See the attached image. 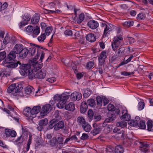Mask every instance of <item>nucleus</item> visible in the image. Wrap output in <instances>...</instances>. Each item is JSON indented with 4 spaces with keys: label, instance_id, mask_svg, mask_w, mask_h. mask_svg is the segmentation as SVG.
Instances as JSON below:
<instances>
[{
    "label": "nucleus",
    "instance_id": "nucleus-1",
    "mask_svg": "<svg viewBox=\"0 0 153 153\" xmlns=\"http://www.w3.org/2000/svg\"><path fill=\"white\" fill-rule=\"evenodd\" d=\"M29 44L30 47L29 48V50L27 48L24 47L21 44H16L13 50L10 52L9 55L16 57V54H19L20 58L24 59L26 57L28 53L32 56L35 55L36 53L35 58L37 59L40 56L39 61L42 62L44 57L45 53L44 51L45 49L34 44L30 43Z\"/></svg>",
    "mask_w": 153,
    "mask_h": 153
},
{
    "label": "nucleus",
    "instance_id": "nucleus-2",
    "mask_svg": "<svg viewBox=\"0 0 153 153\" xmlns=\"http://www.w3.org/2000/svg\"><path fill=\"white\" fill-rule=\"evenodd\" d=\"M70 92H65L61 95H56L53 97L54 100H51L50 103L53 106L55 104V102H58L56 104L57 107L59 108H63L64 107L67 100L70 97Z\"/></svg>",
    "mask_w": 153,
    "mask_h": 153
},
{
    "label": "nucleus",
    "instance_id": "nucleus-3",
    "mask_svg": "<svg viewBox=\"0 0 153 153\" xmlns=\"http://www.w3.org/2000/svg\"><path fill=\"white\" fill-rule=\"evenodd\" d=\"M23 87L22 85L21 84H12L8 87L7 92L8 94H11L12 95L17 98L21 97L22 96L26 97L25 95L23 94V92L21 91Z\"/></svg>",
    "mask_w": 153,
    "mask_h": 153
},
{
    "label": "nucleus",
    "instance_id": "nucleus-4",
    "mask_svg": "<svg viewBox=\"0 0 153 153\" xmlns=\"http://www.w3.org/2000/svg\"><path fill=\"white\" fill-rule=\"evenodd\" d=\"M9 55L10 53L3 61L2 64L9 68H16L19 64L18 62L14 59L16 57H13L12 56H10Z\"/></svg>",
    "mask_w": 153,
    "mask_h": 153
},
{
    "label": "nucleus",
    "instance_id": "nucleus-5",
    "mask_svg": "<svg viewBox=\"0 0 153 153\" xmlns=\"http://www.w3.org/2000/svg\"><path fill=\"white\" fill-rule=\"evenodd\" d=\"M2 110L11 120H13L17 122H18V115L11 106L8 105L7 108H2Z\"/></svg>",
    "mask_w": 153,
    "mask_h": 153
},
{
    "label": "nucleus",
    "instance_id": "nucleus-6",
    "mask_svg": "<svg viewBox=\"0 0 153 153\" xmlns=\"http://www.w3.org/2000/svg\"><path fill=\"white\" fill-rule=\"evenodd\" d=\"M20 66V70L19 72L21 75L24 76L28 74V78L29 75L31 73H32L33 71L31 69V66L30 64H21Z\"/></svg>",
    "mask_w": 153,
    "mask_h": 153
},
{
    "label": "nucleus",
    "instance_id": "nucleus-7",
    "mask_svg": "<svg viewBox=\"0 0 153 153\" xmlns=\"http://www.w3.org/2000/svg\"><path fill=\"white\" fill-rule=\"evenodd\" d=\"M30 73L29 75V79H33L35 78H38L39 79H44L46 75L45 71L42 69L38 71L35 74L33 71L32 73Z\"/></svg>",
    "mask_w": 153,
    "mask_h": 153
},
{
    "label": "nucleus",
    "instance_id": "nucleus-8",
    "mask_svg": "<svg viewBox=\"0 0 153 153\" xmlns=\"http://www.w3.org/2000/svg\"><path fill=\"white\" fill-rule=\"evenodd\" d=\"M123 41V38L121 33L114 37L111 44L113 50L114 51H116L117 48L121 45Z\"/></svg>",
    "mask_w": 153,
    "mask_h": 153
},
{
    "label": "nucleus",
    "instance_id": "nucleus-9",
    "mask_svg": "<svg viewBox=\"0 0 153 153\" xmlns=\"http://www.w3.org/2000/svg\"><path fill=\"white\" fill-rule=\"evenodd\" d=\"M107 108L109 111H111V112L108 114V118L106 119L105 121L106 122H110L112 121L115 118V115L113 114L114 112H112L115 110V107L111 104H109L107 106Z\"/></svg>",
    "mask_w": 153,
    "mask_h": 153
},
{
    "label": "nucleus",
    "instance_id": "nucleus-10",
    "mask_svg": "<svg viewBox=\"0 0 153 153\" xmlns=\"http://www.w3.org/2000/svg\"><path fill=\"white\" fill-rule=\"evenodd\" d=\"M101 27L104 28L103 37H107L108 35L112 30L113 25L112 24L108 23H102L101 25Z\"/></svg>",
    "mask_w": 153,
    "mask_h": 153
},
{
    "label": "nucleus",
    "instance_id": "nucleus-11",
    "mask_svg": "<svg viewBox=\"0 0 153 153\" xmlns=\"http://www.w3.org/2000/svg\"><path fill=\"white\" fill-rule=\"evenodd\" d=\"M4 131L5 133L3 135L4 138H9L11 139V140H9L10 141H13L14 140V138L16 135V132L14 130L11 131L9 129H6Z\"/></svg>",
    "mask_w": 153,
    "mask_h": 153
},
{
    "label": "nucleus",
    "instance_id": "nucleus-12",
    "mask_svg": "<svg viewBox=\"0 0 153 153\" xmlns=\"http://www.w3.org/2000/svg\"><path fill=\"white\" fill-rule=\"evenodd\" d=\"M31 19V16L29 14H25L22 17V21L20 22L19 24V27L20 28L28 24V22Z\"/></svg>",
    "mask_w": 153,
    "mask_h": 153
},
{
    "label": "nucleus",
    "instance_id": "nucleus-13",
    "mask_svg": "<svg viewBox=\"0 0 153 153\" xmlns=\"http://www.w3.org/2000/svg\"><path fill=\"white\" fill-rule=\"evenodd\" d=\"M36 54V53L35 54V55ZM39 58V57L37 59ZM34 59H35L34 60L33 59H32L31 60V62L32 64V65H31V69H32L33 68V70H32L34 71L35 72L37 71H38L42 67V65L41 64H38L37 63V61L36 60L37 59H36L35 58V57H34Z\"/></svg>",
    "mask_w": 153,
    "mask_h": 153
},
{
    "label": "nucleus",
    "instance_id": "nucleus-14",
    "mask_svg": "<svg viewBox=\"0 0 153 153\" xmlns=\"http://www.w3.org/2000/svg\"><path fill=\"white\" fill-rule=\"evenodd\" d=\"M140 118L139 117L137 116L135 120H130L128 122V124L129 126L128 127V129H133L134 127L137 126L138 123L140 121Z\"/></svg>",
    "mask_w": 153,
    "mask_h": 153
},
{
    "label": "nucleus",
    "instance_id": "nucleus-15",
    "mask_svg": "<svg viewBox=\"0 0 153 153\" xmlns=\"http://www.w3.org/2000/svg\"><path fill=\"white\" fill-rule=\"evenodd\" d=\"M51 109V106L50 104H46L43 105L40 112V114L41 116L43 117L46 115L49 112Z\"/></svg>",
    "mask_w": 153,
    "mask_h": 153
},
{
    "label": "nucleus",
    "instance_id": "nucleus-16",
    "mask_svg": "<svg viewBox=\"0 0 153 153\" xmlns=\"http://www.w3.org/2000/svg\"><path fill=\"white\" fill-rule=\"evenodd\" d=\"M82 97L81 94L79 92L75 91L73 92L70 95L71 100L74 101L76 100H79Z\"/></svg>",
    "mask_w": 153,
    "mask_h": 153
},
{
    "label": "nucleus",
    "instance_id": "nucleus-17",
    "mask_svg": "<svg viewBox=\"0 0 153 153\" xmlns=\"http://www.w3.org/2000/svg\"><path fill=\"white\" fill-rule=\"evenodd\" d=\"M123 115L121 116L120 118L122 120L128 121V122L131 119V116L128 113V111L126 109H123L122 111Z\"/></svg>",
    "mask_w": 153,
    "mask_h": 153
},
{
    "label": "nucleus",
    "instance_id": "nucleus-18",
    "mask_svg": "<svg viewBox=\"0 0 153 153\" xmlns=\"http://www.w3.org/2000/svg\"><path fill=\"white\" fill-rule=\"evenodd\" d=\"M32 109L29 107H26L24 111V114L26 116L28 119L32 120L35 117L33 116L31 113Z\"/></svg>",
    "mask_w": 153,
    "mask_h": 153
},
{
    "label": "nucleus",
    "instance_id": "nucleus-19",
    "mask_svg": "<svg viewBox=\"0 0 153 153\" xmlns=\"http://www.w3.org/2000/svg\"><path fill=\"white\" fill-rule=\"evenodd\" d=\"M48 123V121L46 118L40 120L39 122V127L37 128L38 129L39 131H41L43 127L47 125Z\"/></svg>",
    "mask_w": 153,
    "mask_h": 153
},
{
    "label": "nucleus",
    "instance_id": "nucleus-20",
    "mask_svg": "<svg viewBox=\"0 0 153 153\" xmlns=\"http://www.w3.org/2000/svg\"><path fill=\"white\" fill-rule=\"evenodd\" d=\"M32 136L33 135L31 134H29L27 143L26 145V146L24 150L21 152L22 153L27 152L29 150L30 146L32 140L33 139Z\"/></svg>",
    "mask_w": 153,
    "mask_h": 153
},
{
    "label": "nucleus",
    "instance_id": "nucleus-21",
    "mask_svg": "<svg viewBox=\"0 0 153 153\" xmlns=\"http://www.w3.org/2000/svg\"><path fill=\"white\" fill-rule=\"evenodd\" d=\"M33 87L30 86H28L26 87L25 88V93L23 94V95H25L26 97L22 96L24 97H28V96L32 92H34V90H33Z\"/></svg>",
    "mask_w": 153,
    "mask_h": 153
},
{
    "label": "nucleus",
    "instance_id": "nucleus-22",
    "mask_svg": "<svg viewBox=\"0 0 153 153\" xmlns=\"http://www.w3.org/2000/svg\"><path fill=\"white\" fill-rule=\"evenodd\" d=\"M106 56V53L105 52L103 51L101 53L98 58L99 62L101 65H102L104 62Z\"/></svg>",
    "mask_w": 153,
    "mask_h": 153
},
{
    "label": "nucleus",
    "instance_id": "nucleus-23",
    "mask_svg": "<svg viewBox=\"0 0 153 153\" xmlns=\"http://www.w3.org/2000/svg\"><path fill=\"white\" fill-rule=\"evenodd\" d=\"M88 26L92 29L96 28L99 26V24L97 22L94 20H90L88 23Z\"/></svg>",
    "mask_w": 153,
    "mask_h": 153
},
{
    "label": "nucleus",
    "instance_id": "nucleus-24",
    "mask_svg": "<svg viewBox=\"0 0 153 153\" xmlns=\"http://www.w3.org/2000/svg\"><path fill=\"white\" fill-rule=\"evenodd\" d=\"M60 7V3L58 1H56L54 2L50 3L48 4V8L51 9H54L57 7L59 8Z\"/></svg>",
    "mask_w": 153,
    "mask_h": 153
},
{
    "label": "nucleus",
    "instance_id": "nucleus-25",
    "mask_svg": "<svg viewBox=\"0 0 153 153\" xmlns=\"http://www.w3.org/2000/svg\"><path fill=\"white\" fill-rule=\"evenodd\" d=\"M40 32L39 27L38 26H36L33 28L31 36L33 38H35L39 34Z\"/></svg>",
    "mask_w": 153,
    "mask_h": 153
},
{
    "label": "nucleus",
    "instance_id": "nucleus-26",
    "mask_svg": "<svg viewBox=\"0 0 153 153\" xmlns=\"http://www.w3.org/2000/svg\"><path fill=\"white\" fill-rule=\"evenodd\" d=\"M64 107L65 109L71 111H73L75 110V104L73 102H70L66 105L65 104Z\"/></svg>",
    "mask_w": 153,
    "mask_h": 153
},
{
    "label": "nucleus",
    "instance_id": "nucleus-27",
    "mask_svg": "<svg viewBox=\"0 0 153 153\" xmlns=\"http://www.w3.org/2000/svg\"><path fill=\"white\" fill-rule=\"evenodd\" d=\"M41 107L39 105H36L34 106L32 109L31 113L33 116H34L35 115L40 111H41Z\"/></svg>",
    "mask_w": 153,
    "mask_h": 153
},
{
    "label": "nucleus",
    "instance_id": "nucleus-28",
    "mask_svg": "<svg viewBox=\"0 0 153 153\" xmlns=\"http://www.w3.org/2000/svg\"><path fill=\"white\" fill-rule=\"evenodd\" d=\"M149 149V145L146 144H144L140 149L141 151L143 153H150Z\"/></svg>",
    "mask_w": 153,
    "mask_h": 153
},
{
    "label": "nucleus",
    "instance_id": "nucleus-29",
    "mask_svg": "<svg viewBox=\"0 0 153 153\" xmlns=\"http://www.w3.org/2000/svg\"><path fill=\"white\" fill-rule=\"evenodd\" d=\"M88 109L87 104L86 102L84 101L82 104L80 108V112L82 113L85 112Z\"/></svg>",
    "mask_w": 153,
    "mask_h": 153
},
{
    "label": "nucleus",
    "instance_id": "nucleus-30",
    "mask_svg": "<svg viewBox=\"0 0 153 153\" xmlns=\"http://www.w3.org/2000/svg\"><path fill=\"white\" fill-rule=\"evenodd\" d=\"M40 19L39 15L38 14L36 13L34 14L31 19V22L33 24H36Z\"/></svg>",
    "mask_w": 153,
    "mask_h": 153
},
{
    "label": "nucleus",
    "instance_id": "nucleus-31",
    "mask_svg": "<svg viewBox=\"0 0 153 153\" xmlns=\"http://www.w3.org/2000/svg\"><path fill=\"white\" fill-rule=\"evenodd\" d=\"M57 7L54 9V10H43V12L45 13H61L62 11L61 10L57 9L56 10V9Z\"/></svg>",
    "mask_w": 153,
    "mask_h": 153
},
{
    "label": "nucleus",
    "instance_id": "nucleus-32",
    "mask_svg": "<svg viewBox=\"0 0 153 153\" xmlns=\"http://www.w3.org/2000/svg\"><path fill=\"white\" fill-rule=\"evenodd\" d=\"M85 37L87 41L91 42H93L96 40L94 35L92 33L88 34Z\"/></svg>",
    "mask_w": 153,
    "mask_h": 153
},
{
    "label": "nucleus",
    "instance_id": "nucleus-33",
    "mask_svg": "<svg viewBox=\"0 0 153 153\" xmlns=\"http://www.w3.org/2000/svg\"><path fill=\"white\" fill-rule=\"evenodd\" d=\"M123 149L122 145H117L114 148V153H123Z\"/></svg>",
    "mask_w": 153,
    "mask_h": 153
},
{
    "label": "nucleus",
    "instance_id": "nucleus-34",
    "mask_svg": "<svg viewBox=\"0 0 153 153\" xmlns=\"http://www.w3.org/2000/svg\"><path fill=\"white\" fill-rule=\"evenodd\" d=\"M57 120L55 119H53L51 120L49 123V127L51 129L56 126L57 123Z\"/></svg>",
    "mask_w": 153,
    "mask_h": 153
},
{
    "label": "nucleus",
    "instance_id": "nucleus-35",
    "mask_svg": "<svg viewBox=\"0 0 153 153\" xmlns=\"http://www.w3.org/2000/svg\"><path fill=\"white\" fill-rule=\"evenodd\" d=\"M24 141L23 137L22 136L18 137L13 142L14 144L17 146H19L23 143Z\"/></svg>",
    "mask_w": 153,
    "mask_h": 153
},
{
    "label": "nucleus",
    "instance_id": "nucleus-36",
    "mask_svg": "<svg viewBox=\"0 0 153 153\" xmlns=\"http://www.w3.org/2000/svg\"><path fill=\"white\" fill-rule=\"evenodd\" d=\"M83 91V96L85 98L88 97L91 93V91L89 88L84 89Z\"/></svg>",
    "mask_w": 153,
    "mask_h": 153
},
{
    "label": "nucleus",
    "instance_id": "nucleus-37",
    "mask_svg": "<svg viewBox=\"0 0 153 153\" xmlns=\"http://www.w3.org/2000/svg\"><path fill=\"white\" fill-rule=\"evenodd\" d=\"M82 127L84 130L86 132H89L91 129V126L88 123H86L82 125Z\"/></svg>",
    "mask_w": 153,
    "mask_h": 153
},
{
    "label": "nucleus",
    "instance_id": "nucleus-38",
    "mask_svg": "<svg viewBox=\"0 0 153 153\" xmlns=\"http://www.w3.org/2000/svg\"><path fill=\"white\" fill-rule=\"evenodd\" d=\"M97 108H100L102 105V98H101L100 96H97Z\"/></svg>",
    "mask_w": 153,
    "mask_h": 153
},
{
    "label": "nucleus",
    "instance_id": "nucleus-39",
    "mask_svg": "<svg viewBox=\"0 0 153 153\" xmlns=\"http://www.w3.org/2000/svg\"><path fill=\"white\" fill-rule=\"evenodd\" d=\"M127 125V122L125 121H120L117 122L116 124V126L117 127L124 128L126 127Z\"/></svg>",
    "mask_w": 153,
    "mask_h": 153
},
{
    "label": "nucleus",
    "instance_id": "nucleus-40",
    "mask_svg": "<svg viewBox=\"0 0 153 153\" xmlns=\"http://www.w3.org/2000/svg\"><path fill=\"white\" fill-rule=\"evenodd\" d=\"M77 121L79 124L81 125L82 126L86 123L85 118L81 116L78 117Z\"/></svg>",
    "mask_w": 153,
    "mask_h": 153
},
{
    "label": "nucleus",
    "instance_id": "nucleus-41",
    "mask_svg": "<svg viewBox=\"0 0 153 153\" xmlns=\"http://www.w3.org/2000/svg\"><path fill=\"white\" fill-rule=\"evenodd\" d=\"M64 126V123L62 121H59L57 123L56 126L54 128V130H58L59 129L62 128Z\"/></svg>",
    "mask_w": 153,
    "mask_h": 153
},
{
    "label": "nucleus",
    "instance_id": "nucleus-42",
    "mask_svg": "<svg viewBox=\"0 0 153 153\" xmlns=\"http://www.w3.org/2000/svg\"><path fill=\"white\" fill-rule=\"evenodd\" d=\"M138 123L137 127L141 129H144L146 128L145 122L144 121H140Z\"/></svg>",
    "mask_w": 153,
    "mask_h": 153
},
{
    "label": "nucleus",
    "instance_id": "nucleus-43",
    "mask_svg": "<svg viewBox=\"0 0 153 153\" xmlns=\"http://www.w3.org/2000/svg\"><path fill=\"white\" fill-rule=\"evenodd\" d=\"M85 17V15L84 14H80L77 19L76 21L77 23H81L83 21Z\"/></svg>",
    "mask_w": 153,
    "mask_h": 153
},
{
    "label": "nucleus",
    "instance_id": "nucleus-44",
    "mask_svg": "<svg viewBox=\"0 0 153 153\" xmlns=\"http://www.w3.org/2000/svg\"><path fill=\"white\" fill-rule=\"evenodd\" d=\"M33 28V27L31 25L27 26L25 29V31L27 34L31 35Z\"/></svg>",
    "mask_w": 153,
    "mask_h": 153
},
{
    "label": "nucleus",
    "instance_id": "nucleus-45",
    "mask_svg": "<svg viewBox=\"0 0 153 153\" xmlns=\"http://www.w3.org/2000/svg\"><path fill=\"white\" fill-rule=\"evenodd\" d=\"M106 152L107 153H114V149L112 146H108L106 148Z\"/></svg>",
    "mask_w": 153,
    "mask_h": 153
},
{
    "label": "nucleus",
    "instance_id": "nucleus-46",
    "mask_svg": "<svg viewBox=\"0 0 153 153\" xmlns=\"http://www.w3.org/2000/svg\"><path fill=\"white\" fill-rule=\"evenodd\" d=\"M67 8L68 10H69L71 11V12H73L74 14L76 16L77 14V12L78 11L74 7L71 5H69L67 6Z\"/></svg>",
    "mask_w": 153,
    "mask_h": 153
},
{
    "label": "nucleus",
    "instance_id": "nucleus-47",
    "mask_svg": "<svg viewBox=\"0 0 153 153\" xmlns=\"http://www.w3.org/2000/svg\"><path fill=\"white\" fill-rule=\"evenodd\" d=\"M87 103L88 105L91 107H94L96 105L95 100L93 99H90L88 100Z\"/></svg>",
    "mask_w": 153,
    "mask_h": 153
},
{
    "label": "nucleus",
    "instance_id": "nucleus-48",
    "mask_svg": "<svg viewBox=\"0 0 153 153\" xmlns=\"http://www.w3.org/2000/svg\"><path fill=\"white\" fill-rule=\"evenodd\" d=\"M10 38L9 37L8 34H7L3 40V43L5 45H7L10 43Z\"/></svg>",
    "mask_w": 153,
    "mask_h": 153
},
{
    "label": "nucleus",
    "instance_id": "nucleus-49",
    "mask_svg": "<svg viewBox=\"0 0 153 153\" xmlns=\"http://www.w3.org/2000/svg\"><path fill=\"white\" fill-rule=\"evenodd\" d=\"M46 38V35L45 33L41 34L37 38L38 41L40 42H43Z\"/></svg>",
    "mask_w": 153,
    "mask_h": 153
},
{
    "label": "nucleus",
    "instance_id": "nucleus-50",
    "mask_svg": "<svg viewBox=\"0 0 153 153\" xmlns=\"http://www.w3.org/2000/svg\"><path fill=\"white\" fill-rule=\"evenodd\" d=\"M134 22L133 21H126L125 22L123 25L125 27H128L131 26H132L133 25Z\"/></svg>",
    "mask_w": 153,
    "mask_h": 153
},
{
    "label": "nucleus",
    "instance_id": "nucleus-51",
    "mask_svg": "<svg viewBox=\"0 0 153 153\" xmlns=\"http://www.w3.org/2000/svg\"><path fill=\"white\" fill-rule=\"evenodd\" d=\"M52 27H46L45 30V32L46 35L47 36L49 35L50 33L52 32Z\"/></svg>",
    "mask_w": 153,
    "mask_h": 153
},
{
    "label": "nucleus",
    "instance_id": "nucleus-52",
    "mask_svg": "<svg viewBox=\"0 0 153 153\" xmlns=\"http://www.w3.org/2000/svg\"><path fill=\"white\" fill-rule=\"evenodd\" d=\"M147 129L148 131H151L152 129L153 125L152 122L151 121H148L147 123Z\"/></svg>",
    "mask_w": 153,
    "mask_h": 153
},
{
    "label": "nucleus",
    "instance_id": "nucleus-53",
    "mask_svg": "<svg viewBox=\"0 0 153 153\" xmlns=\"http://www.w3.org/2000/svg\"><path fill=\"white\" fill-rule=\"evenodd\" d=\"M135 56H134L133 55H131L128 58L126 61H124V62H122L121 64H120V66L124 64H126L129 62Z\"/></svg>",
    "mask_w": 153,
    "mask_h": 153
},
{
    "label": "nucleus",
    "instance_id": "nucleus-54",
    "mask_svg": "<svg viewBox=\"0 0 153 153\" xmlns=\"http://www.w3.org/2000/svg\"><path fill=\"white\" fill-rule=\"evenodd\" d=\"M100 131V129L99 128H95L93 130L91 133L94 136H95L98 134Z\"/></svg>",
    "mask_w": 153,
    "mask_h": 153
},
{
    "label": "nucleus",
    "instance_id": "nucleus-55",
    "mask_svg": "<svg viewBox=\"0 0 153 153\" xmlns=\"http://www.w3.org/2000/svg\"><path fill=\"white\" fill-rule=\"evenodd\" d=\"M145 106V104L144 102H140L138 103V110L139 111L143 110Z\"/></svg>",
    "mask_w": 153,
    "mask_h": 153
},
{
    "label": "nucleus",
    "instance_id": "nucleus-56",
    "mask_svg": "<svg viewBox=\"0 0 153 153\" xmlns=\"http://www.w3.org/2000/svg\"><path fill=\"white\" fill-rule=\"evenodd\" d=\"M146 17L145 15L143 13H140L138 14L137 18L138 20H141L144 19Z\"/></svg>",
    "mask_w": 153,
    "mask_h": 153
},
{
    "label": "nucleus",
    "instance_id": "nucleus-57",
    "mask_svg": "<svg viewBox=\"0 0 153 153\" xmlns=\"http://www.w3.org/2000/svg\"><path fill=\"white\" fill-rule=\"evenodd\" d=\"M6 57V53L5 52H0V62L2 61Z\"/></svg>",
    "mask_w": 153,
    "mask_h": 153
},
{
    "label": "nucleus",
    "instance_id": "nucleus-58",
    "mask_svg": "<svg viewBox=\"0 0 153 153\" xmlns=\"http://www.w3.org/2000/svg\"><path fill=\"white\" fill-rule=\"evenodd\" d=\"M134 71H132V72H127L126 71H123L121 73V75L125 76H129L131 75H132L134 74Z\"/></svg>",
    "mask_w": 153,
    "mask_h": 153
},
{
    "label": "nucleus",
    "instance_id": "nucleus-59",
    "mask_svg": "<svg viewBox=\"0 0 153 153\" xmlns=\"http://www.w3.org/2000/svg\"><path fill=\"white\" fill-rule=\"evenodd\" d=\"M88 116L89 118L92 119L94 117V112L92 110H89L88 111Z\"/></svg>",
    "mask_w": 153,
    "mask_h": 153
},
{
    "label": "nucleus",
    "instance_id": "nucleus-60",
    "mask_svg": "<svg viewBox=\"0 0 153 153\" xmlns=\"http://www.w3.org/2000/svg\"><path fill=\"white\" fill-rule=\"evenodd\" d=\"M73 31L70 30H67L64 32L65 35L68 36H73Z\"/></svg>",
    "mask_w": 153,
    "mask_h": 153
},
{
    "label": "nucleus",
    "instance_id": "nucleus-61",
    "mask_svg": "<svg viewBox=\"0 0 153 153\" xmlns=\"http://www.w3.org/2000/svg\"><path fill=\"white\" fill-rule=\"evenodd\" d=\"M89 136L88 135L85 133H83L82 136L81 137V139L82 140H86L88 139Z\"/></svg>",
    "mask_w": 153,
    "mask_h": 153
},
{
    "label": "nucleus",
    "instance_id": "nucleus-62",
    "mask_svg": "<svg viewBox=\"0 0 153 153\" xmlns=\"http://www.w3.org/2000/svg\"><path fill=\"white\" fill-rule=\"evenodd\" d=\"M56 80V78L54 77H52L48 78L47 79V81L51 83H53L55 82Z\"/></svg>",
    "mask_w": 153,
    "mask_h": 153
},
{
    "label": "nucleus",
    "instance_id": "nucleus-63",
    "mask_svg": "<svg viewBox=\"0 0 153 153\" xmlns=\"http://www.w3.org/2000/svg\"><path fill=\"white\" fill-rule=\"evenodd\" d=\"M102 101L104 106H105L109 102L108 100L105 97H102Z\"/></svg>",
    "mask_w": 153,
    "mask_h": 153
},
{
    "label": "nucleus",
    "instance_id": "nucleus-64",
    "mask_svg": "<svg viewBox=\"0 0 153 153\" xmlns=\"http://www.w3.org/2000/svg\"><path fill=\"white\" fill-rule=\"evenodd\" d=\"M94 66V63L91 62H89L87 64V67L89 69L92 68Z\"/></svg>",
    "mask_w": 153,
    "mask_h": 153
}]
</instances>
